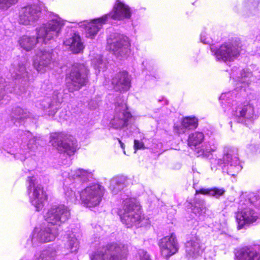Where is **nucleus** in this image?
I'll list each match as a JSON object with an SVG mask.
<instances>
[{"mask_svg":"<svg viewBox=\"0 0 260 260\" xmlns=\"http://www.w3.org/2000/svg\"><path fill=\"white\" fill-rule=\"evenodd\" d=\"M63 20L58 16L49 20L39 29H37V37L23 36L19 40V44L21 48L26 51L32 49L37 43L41 42L47 44L51 40L57 38L63 26Z\"/></svg>","mask_w":260,"mask_h":260,"instance_id":"f257e3e1","label":"nucleus"},{"mask_svg":"<svg viewBox=\"0 0 260 260\" xmlns=\"http://www.w3.org/2000/svg\"><path fill=\"white\" fill-rule=\"evenodd\" d=\"M91 172L82 169L72 171L69 173V177L64 182V189L66 196L71 202L76 203L78 201L77 196L73 189H79L83 184L92 178Z\"/></svg>","mask_w":260,"mask_h":260,"instance_id":"f03ea898","label":"nucleus"},{"mask_svg":"<svg viewBox=\"0 0 260 260\" xmlns=\"http://www.w3.org/2000/svg\"><path fill=\"white\" fill-rule=\"evenodd\" d=\"M127 251V247L123 244L111 242L98 249L90 258V260H122Z\"/></svg>","mask_w":260,"mask_h":260,"instance_id":"7ed1b4c3","label":"nucleus"},{"mask_svg":"<svg viewBox=\"0 0 260 260\" xmlns=\"http://www.w3.org/2000/svg\"><path fill=\"white\" fill-rule=\"evenodd\" d=\"M255 207L260 211V199L255 203L251 201H243L241 200L239 203L238 211L236 214V220L238 229H241L247 224L255 221L258 217V214L254 211Z\"/></svg>","mask_w":260,"mask_h":260,"instance_id":"20e7f679","label":"nucleus"},{"mask_svg":"<svg viewBox=\"0 0 260 260\" xmlns=\"http://www.w3.org/2000/svg\"><path fill=\"white\" fill-rule=\"evenodd\" d=\"M123 203V209L118 212L121 221L128 228L139 226L142 220L140 205L132 198L126 199Z\"/></svg>","mask_w":260,"mask_h":260,"instance_id":"39448f33","label":"nucleus"},{"mask_svg":"<svg viewBox=\"0 0 260 260\" xmlns=\"http://www.w3.org/2000/svg\"><path fill=\"white\" fill-rule=\"evenodd\" d=\"M89 71L83 64H74L66 78V85L70 92L80 90L88 81Z\"/></svg>","mask_w":260,"mask_h":260,"instance_id":"423d86ee","label":"nucleus"},{"mask_svg":"<svg viewBox=\"0 0 260 260\" xmlns=\"http://www.w3.org/2000/svg\"><path fill=\"white\" fill-rule=\"evenodd\" d=\"M78 192L84 205L92 208L100 205L104 194V188L98 184H94Z\"/></svg>","mask_w":260,"mask_h":260,"instance_id":"0eeeda50","label":"nucleus"},{"mask_svg":"<svg viewBox=\"0 0 260 260\" xmlns=\"http://www.w3.org/2000/svg\"><path fill=\"white\" fill-rule=\"evenodd\" d=\"M237 150L231 147L225 146L223 149V159L215 160L218 165L222 167L223 171H226L229 175L235 176L242 169L236 156Z\"/></svg>","mask_w":260,"mask_h":260,"instance_id":"6e6552de","label":"nucleus"},{"mask_svg":"<svg viewBox=\"0 0 260 260\" xmlns=\"http://www.w3.org/2000/svg\"><path fill=\"white\" fill-rule=\"evenodd\" d=\"M27 181L29 184L27 192L30 202L35 207L37 211H40L44 206V202L47 200V195L43 190L42 185L36 181L35 177H28Z\"/></svg>","mask_w":260,"mask_h":260,"instance_id":"1a4fd4ad","label":"nucleus"},{"mask_svg":"<svg viewBox=\"0 0 260 260\" xmlns=\"http://www.w3.org/2000/svg\"><path fill=\"white\" fill-rule=\"evenodd\" d=\"M69 208L64 205H54L48 209L45 215V220L49 224L60 226L70 217Z\"/></svg>","mask_w":260,"mask_h":260,"instance_id":"9d476101","label":"nucleus"},{"mask_svg":"<svg viewBox=\"0 0 260 260\" xmlns=\"http://www.w3.org/2000/svg\"><path fill=\"white\" fill-rule=\"evenodd\" d=\"M51 143L53 147L69 155L74 153L78 146L74 138L62 133L54 134L51 135Z\"/></svg>","mask_w":260,"mask_h":260,"instance_id":"9b49d317","label":"nucleus"},{"mask_svg":"<svg viewBox=\"0 0 260 260\" xmlns=\"http://www.w3.org/2000/svg\"><path fill=\"white\" fill-rule=\"evenodd\" d=\"M216 59L225 62L237 58L241 51V46L237 42L225 43L216 50L211 49Z\"/></svg>","mask_w":260,"mask_h":260,"instance_id":"f8f14e48","label":"nucleus"},{"mask_svg":"<svg viewBox=\"0 0 260 260\" xmlns=\"http://www.w3.org/2000/svg\"><path fill=\"white\" fill-rule=\"evenodd\" d=\"M132 118V114L127 111L126 102L123 100L120 103H116L115 114L110 124L114 128L121 129L129 124Z\"/></svg>","mask_w":260,"mask_h":260,"instance_id":"ddd939ff","label":"nucleus"},{"mask_svg":"<svg viewBox=\"0 0 260 260\" xmlns=\"http://www.w3.org/2000/svg\"><path fill=\"white\" fill-rule=\"evenodd\" d=\"M55 55L53 50H45L38 53L34 60V66L42 73L51 69L54 64Z\"/></svg>","mask_w":260,"mask_h":260,"instance_id":"4468645a","label":"nucleus"},{"mask_svg":"<svg viewBox=\"0 0 260 260\" xmlns=\"http://www.w3.org/2000/svg\"><path fill=\"white\" fill-rule=\"evenodd\" d=\"M233 114L237 122L246 125L252 123L258 117L253 106L250 104L238 106L233 111Z\"/></svg>","mask_w":260,"mask_h":260,"instance_id":"2eb2a0df","label":"nucleus"},{"mask_svg":"<svg viewBox=\"0 0 260 260\" xmlns=\"http://www.w3.org/2000/svg\"><path fill=\"white\" fill-rule=\"evenodd\" d=\"M131 14L130 8L119 0H117L113 10L109 13L101 17V19L104 21L106 20L107 22L110 18L114 20H123L130 18Z\"/></svg>","mask_w":260,"mask_h":260,"instance_id":"dca6fc26","label":"nucleus"},{"mask_svg":"<svg viewBox=\"0 0 260 260\" xmlns=\"http://www.w3.org/2000/svg\"><path fill=\"white\" fill-rule=\"evenodd\" d=\"M57 228L50 227L49 225L42 227L40 230L35 229L32 234L31 240L33 243L40 242L45 243L52 241L58 236Z\"/></svg>","mask_w":260,"mask_h":260,"instance_id":"f3484780","label":"nucleus"},{"mask_svg":"<svg viewBox=\"0 0 260 260\" xmlns=\"http://www.w3.org/2000/svg\"><path fill=\"white\" fill-rule=\"evenodd\" d=\"M162 256L169 258L177 252L179 246L175 235L172 234L161 239L158 242Z\"/></svg>","mask_w":260,"mask_h":260,"instance_id":"a211bd4d","label":"nucleus"},{"mask_svg":"<svg viewBox=\"0 0 260 260\" xmlns=\"http://www.w3.org/2000/svg\"><path fill=\"white\" fill-rule=\"evenodd\" d=\"M41 13V8L37 5L24 7L19 12V22L24 25L30 24L39 19Z\"/></svg>","mask_w":260,"mask_h":260,"instance_id":"6ab92c4d","label":"nucleus"},{"mask_svg":"<svg viewBox=\"0 0 260 260\" xmlns=\"http://www.w3.org/2000/svg\"><path fill=\"white\" fill-rule=\"evenodd\" d=\"M129 47L130 43L128 38L122 35H118L111 43L110 48L117 57H124L129 52Z\"/></svg>","mask_w":260,"mask_h":260,"instance_id":"aec40b11","label":"nucleus"},{"mask_svg":"<svg viewBox=\"0 0 260 260\" xmlns=\"http://www.w3.org/2000/svg\"><path fill=\"white\" fill-rule=\"evenodd\" d=\"M205 247L198 237H192L185 244V252L188 257L196 258L202 256Z\"/></svg>","mask_w":260,"mask_h":260,"instance_id":"412c9836","label":"nucleus"},{"mask_svg":"<svg viewBox=\"0 0 260 260\" xmlns=\"http://www.w3.org/2000/svg\"><path fill=\"white\" fill-rule=\"evenodd\" d=\"M112 84L116 91H126L131 86V80L126 71L119 72L116 74L112 80Z\"/></svg>","mask_w":260,"mask_h":260,"instance_id":"4be33fe9","label":"nucleus"},{"mask_svg":"<svg viewBox=\"0 0 260 260\" xmlns=\"http://www.w3.org/2000/svg\"><path fill=\"white\" fill-rule=\"evenodd\" d=\"M106 20H102L101 17L93 20L90 22H84L85 36L87 38L92 39L97 35L98 31L102 28Z\"/></svg>","mask_w":260,"mask_h":260,"instance_id":"5701e85b","label":"nucleus"},{"mask_svg":"<svg viewBox=\"0 0 260 260\" xmlns=\"http://www.w3.org/2000/svg\"><path fill=\"white\" fill-rule=\"evenodd\" d=\"M127 178L124 176L113 177L110 181L109 189L114 194H117L126 187Z\"/></svg>","mask_w":260,"mask_h":260,"instance_id":"b1692460","label":"nucleus"},{"mask_svg":"<svg viewBox=\"0 0 260 260\" xmlns=\"http://www.w3.org/2000/svg\"><path fill=\"white\" fill-rule=\"evenodd\" d=\"M63 43L66 46H69L74 53H80L84 48L80 36L75 33L71 38L64 41Z\"/></svg>","mask_w":260,"mask_h":260,"instance_id":"393cba45","label":"nucleus"},{"mask_svg":"<svg viewBox=\"0 0 260 260\" xmlns=\"http://www.w3.org/2000/svg\"><path fill=\"white\" fill-rule=\"evenodd\" d=\"M62 102V98L61 94L57 91H55L53 93L52 99L50 100L47 99L46 101L43 102L42 105L44 106L45 108H50L52 110L54 115L57 111L59 107V104Z\"/></svg>","mask_w":260,"mask_h":260,"instance_id":"a878e982","label":"nucleus"},{"mask_svg":"<svg viewBox=\"0 0 260 260\" xmlns=\"http://www.w3.org/2000/svg\"><path fill=\"white\" fill-rule=\"evenodd\" d=\"M238 260H260V254L255 247L242 249L237 256Z\"/></svg>","mask_w":260,"mask_h":260,"instance_id":"bb28decb","label":"nucleus"},{"mask_svg":"<svg viewBox=\"0 0 260 260\" xmlns=\"http://www.w3.org/2000/svg\"><path fill=\"white\" fill-rule=\"evenodd\" d=\"M31 114L26 110H24L20 107H15L12 110L11 117L13 122L17 124H21L25 119L30 118Z\"/></svg>","mask_w":260,"mask_h":260,"instance_id":"cd10ccee","label":"nucleus"},{"mask_svg":"<svg viewBox=\"0 0 260 260\" xmlns=\"http://www.w3.org/2000/svg\"><path fill=\"white\" fill-rule=\"evenodd\" d=\"M15 73V76L17 78L21 79V84L24 85L23 90L21 92H24L25 91L26 87L28 85L29 78L27 72L26 71L25 67L22 63H18L16 69L14 71Z\"/></svg>","mask_w":260,"mask_h":260,"instance_id":"c85d7f7f","label":"nucleus"},{"mask_svg":"<svg viewBox=\"0 0 260 260\" xmlns=\"http://www.w3.org/2000/svg\"><path fill=\"white\" fill-rule=\"evenodd\" d=\"M225 190L223 188H218L214 187L212 188H201L199 190H196V194H203L205 195H208L212 197H215L218 198L219 197L224 194Z\"/></svg>","mask_w":260,"mask_h":260,"instance_id":"c756f323","label":"nucleus"},{"mask_svg":"<svg viewBox=\"0 0 260 260\" xmlns=\"http://www.w3.org/2000/svg\"><path fill=\"white\" fill-rule=\"evenodd\" d=\"M204 139V135L202 132H195L189 135L188 144L189 146H196L201 144Z\"/></svg>","mask_w":260,"mask_h":260,"instance_id":"7c9ffc66","label":"nucleus"},{"mask_svg":"<svg viewBox=\"0 0 260 260\" xmlns=\"http://www.w3.org/2000/svg\"><path fill=\"white\" fill-rule=\"evenodd\" d=\"M198 124V119L195 117H185L182 122V126L189 129L196 128Z\"/></svg>","mask_w":260,"mask_h":260,"instance_id":"2f4dec72","label":"nucleus"},{"mask_svg":"<svg viewBox=\"0 0 260 260\" xmlns=\"http://www.w3.org/2000/svg\"><path fill=\"white\" fill-rule=\"evenodd\" d=\"M67 246L71 252H76L79 248V242L74 235H70L68 237Z\"/></svg>","mask_w":260,"mask_h":260,"instance_id":"473e14b6","label":"nucleus"},{"mask_svg":"<svg viewBox=\"0 0 260 260\" xmlns=\"http://www.w3.org/2000/svg\"><path fill=\"white\" fill-rule=\"evenodd\" d=\"M192 211L194 214L198 215H201L205 214L206 211L205 201L201 200L199 202H196L192 208Z\"/></svg>","mask_w":260,"mask_h":260,"instance_id":"72a5a7b5","label":"nucleus"},{"mask_svg":"<svg viewBox=\"0 0 260 260\" xmlns=\"http://www.w3.org/2000/svg\"><path fill=\"white\" fill-rule=\"evenodd\" d=\"M27 138L28 139V141L27 143V147L29 151H35L37 148V141L39 140V138L32 136L31 134H30Z\"/></svg>","mask_w":260,"mask_h":260,"instance_id":"f704fd0d","label":"nucleus"},{"mask_svg":"<svg viewBox=\"0 0 260 260\" xmlns=\"http://www.w3.org/2000/svg\"><path fill=\"white\" fill-rule=\"evenodd\" d=\"M217 148V144L214 139H211L206 142L205 145L204 152H211L215 151Z\"/></svg>","mask_w":260,"mask_h":260,"instance_id":"c9c22d12","label":"nucleus"},{"mask_svg":"<svg viewBox=\"0 0 260 260\" xmlns=\"http://www.w3.org/2000/svg\"><path fill=\"white\" fill-rule=\"evenodd\" d=\"M54 252L50 250H43L37 260H51L54 256Z\"/></svg>","mask_w":260,"mask_h":260,"instance_id":"e433bc0d","label":"nucleus"},{"mask_svg":"<svg viewBox=\"0 0 260 260\" xmlns=\"http://www.w3.org/2000/svg\"><path fill=\"white\" fill-rule=\"evenodd\" d=\"M18 0H0V10H6L17 2Z\"/></svg>","mask_w":260,"mask_h":260,"instance_id":"4c0bfd02","label":"nucleus"},{"mask_svg":"<svg viewBox=\"0 0 260 260\" xmlns=\"http://www.w3.org/2000/svg\"><path fill=\"white\" fill-rule=\"evenodd\" d=\"M138 260H152L149 253L143 249H139L137 253Z\"/></svg>","mask_w":260,"mask_h":260,"instance_id":"58836bf2","label":"nucleus"},{"mask_svg":"<svg viewBox=\"0 0 260 260\" xmlns=\"http://www.w3.org/2000/svg\"><path fill=\"white\" fill-rule=\"evenodd\" d=\"M231 95V92H228L225 93H222L220 97V100L221 101L222 106H223L224 105H225V103H226L227 99L229 98Z\"/></svg>","mask_w":260,"mask_h":260,"instance_id":"ea45409f","label":"nucleus"},{"mask_svg":"<svg viewBox=\"0 0 260 260\" xmlns=\"http://www.w3.org/2000/svg\"><path fill=\"white\" fill-rule=\"evenodd\" d=\"M215 255L214 251L212 249H209L207 251L205 252L204 257L205 259H207L213 258Z\"/></svg>","mask_w":260,"mask_h":260,"instance_id":"a19ab883","label":"nucleus"},{"mask_svg":"<svg viewBox=\"0 0 260 260\" xmlns=\"http://www.w3.org/2000/svg\"><path fill=\"white\" fill-rule=\"evenodd\" d=\"M144 148V144L143 142L139 140H135L134 141V148L136 149H143Z\"/></svg>","mask_w":260,"mask_h":260,"instance_id":"79ce46f5","label":"nucleus"},{"mask_svg":"<svg viewBox=\"0 0 260 260\" xmlns=\"http://www.w3.org/2000/svg\"><path fill=\"white\" fill-rule=\"evenodd\" d=\"M93 62H94L95 67L99 69V70L100 71L101 69L102 68V63H103V60L102 59L99 57V58L95 59L93 61Z\"/></svg>","mask_w":260,"mask_h":260,"instance_id":"37998d69","label":"nucleus"},{"mask_svg":"<svg viewBox=\"0 0 260 260\" xmlns=\"http://www.w3.org/2000/svg\"><path fill=\"white\" fill-rule=\"evenodd\" d=\"M4 86L0 83V101L2 100L4 96V90L3 89Z\"/></svg>","mask_w":260,"mask_h":260,"instance_id":"c03bdc74","label":"nucleus"},{"mask_svg":"<svg viewBox=\"0 0 260 260\" xmlns=\"http://www.w3.org/2000/svg\"><path fill=\"white\" fill-rule=\"evenodd\" d=\"M250 75V73H247V74L246 75H244L243 74H242V79H241V82H246V80H245V77H248L249 75Z\"/></svg>","mask_w":260,"mask_h":260,"instance_id":"a18cd8bd","label":"nucleus"},{"mask_svg":"<svg viewBox=\"0 0 260 260\" xmlns=\"http://www.w3.org/2000/svg\"><path fill=\"white\" fill-rule=\"evenodd\" d=\"M118 140L119 143H120V144L121 147L122 149H124V144L121 142V141L120 139H118Z\"/></svg>","mask_w":260,"mask_h":260,"instance_id":"49530a36","label":"nucleus"},{"mask_svg":"<svg viewBox=\"0 0 260 260\" xmlns=\"http://www.w3.org/2000/svg\"><path fill=\"white\" fill-rule=\"evenodd\" d=\"M211 169H212V170H213V167L212 166H211Z\"/></svg>","mask_w":260,"mask_h":260,"instance_id":"de8ad7c7","label":"nucleus"}]
</instances>
